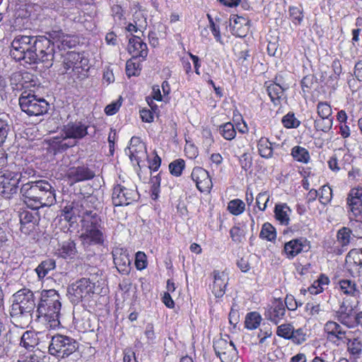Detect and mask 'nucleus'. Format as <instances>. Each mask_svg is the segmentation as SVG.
Listing matches in <instances>:
<instances>
[{
	"label": "nucleus",
	"instance_id": "nucleus-19",
	"mask_svg": "<svg viewBox=\"0 0 362 362\" xmlns=\"http://www.w3.org/2000/svg\"><path fill=\"white\" fill-rule=\"evenodd\" d=\"M228 281V274L224 272H214V283L211 290L216 297L220 298L224 295Z\"/></svg>",
	"mask_w": 362,
	"mask_h": 362
},
{
	"label": "nucleus",
	"instance_id": "nucleus-18",
	"mask_svg": "<svg viewBox=\"0 0 362 362\" xmlns=\"http://www.w3.org/2000/svg\"><path fill=\"white\" fill-rule=\"evenodd\" d=\"M286 313L285 305L281 300H274L266 310L265 317L277 325L284 317Z\"/></svg>",
	"mask_w": 362,
	"mask_h": 362
},
{
	"label": "nucleus",
	"instance_id": "nucleus-33",
	"mask_svg": "<svg viewBox=\"0 0 362 362\" xmlns=\"http://www.w3.org/2000/svg\"><path fill=\"white\" fill-rule=\"evenodd\" d=\"M291 156L298 162L308 163L310 160L308 151L299 146H296L291 149Z\"/></svg>",
	"mask_w": 362,
	"mask_h": 362
},
{
	"label": "nucleus",
	"instance_id": "nucleus-25",
	"mask_svg": "<svg viewBox=\"0 0 362 362\" xmlns=\"http://www.w3.org/2000/svg\"><path fill=\"white\" fill-rule=\"evenodd\" d=\"M358 266H362V252L351 250L346 257V269L351 275H354L355 267Z\"/></svg>",
	"mask_w": 362,
	"mask_h": 362
},
{
	"label": "nucleus",
	"instance_id": "nucleus-15",
	"mask_svg": "<svg viewBox=\"0 0 362 362\" xmlns=\"http://www.w3.org/2000/svg\"><path fill=\"white\" fill-rule=\"evenodd\" d=\"M63 64L64 69L67 71L69 69H83L88 64V59L78 52H69L64 57Z\"/></svg>",
	"mask_w": 362,
	"mask_h": 362
},
{
	"label": "nucleus",
	"instance_id": "nucleus-41",
	"mask_svg": "<svg viewBox=\"0 0 362 362\" xmlns=\"http://www.w3.org/2000/svg\"><path fill=\"white\" fill-rule=\"evenodd\" d=\"M219 132L226 140H232L236 135L234 125L231 122H226L219 127Z\"/></svg>",
	"mask_w": 362,
	"mask_h": 362
},
{
	"label": "nucleus",
	"instance_id": "nucleus-27",
	"mask_svg": "<svg viewBox=\"0 0 362 362\" xmlns=\"http://www.w3.org/2000/svg\"><path fill=\"white\" fill-rule=\"evenodd\" d=\"M81 238L83 244H98L103 240L102 233L97 228L86 229V232L82 233Z\"/></svg>",
	"mask_w": 362,
	"mask_h": 362
},
{
	"label": "nucleus",
	"instance_id": "nucleus-59",
	"mask_svg": "<svg viewBox=\"0 0 362 362\" xmlns=\"http://www.w3.org/2000/svg\"><path fill=\"white\" fill-rule=\"evenodd\" d=\"M13 362H41V358L35 353H29L27 355L21 356L16 361Z\"/></svg>",
	"mask_w": 362,
	"mask_h": 362
},
{
	"label": "nucleus",
	"instance_id": "nucleus-16",
	"mask_svg": "<svg viewBox=\"0 0 362 362\" xmlns=\"http://www.w3.org/2000/svg\"><path fill=\"white\" fill-rule=\"evenodd\" d=\"M128 51L132 54L133 59L141 57L144 60L148 55L146 44L137 36H132L129 38Z\"/></svg>",
	"mask_w": 362,
	"mask_h": 362
},
{
	"label": "nucleus",
	"instance_id": "nucleus-49",
	"mask_svg": "<svg viewBox=\"0 0 362 362\" xmlns=\"http://www.w3.org/2000/svg\"><path fill=\"white\" fill-rule=\"evenodd\" d=\"M133 22L139 26V30L141 31L147 26L146 18L141 11H136L133 15Z\"/></svg>",
	"mask_w": 362,
	"mask_h": 362
},
{
	"label": "nucleus",
	"instance_id": "nucleus-47",
	"mask_svg": "<svg viewBox=\"0 0 362 362\" xmlns=\"http://www.w3.org/2000/svg\"><path fill=\"white\" fill-rule=\"evenodd\" d=\"M347 204L349 206L351 212L355 217L361 215L362 211L361 199H347Z\"/></svg>",
	"mask_w": 362,
	"mask_h": 362
},
{
	"label": "nucleus",
	"instance_id": "nucleus-17",
	"mask_svg": "<svg viewBox=\"0 0 362 362\" xmlns=\"http://www.w3.org/2000/svg\"><path fill=\"white\" fill-rule=\"evenodd\" d=\"M275 81L267 87V92L271 100L275 105H277L280 103L284 90L288 88V85L282 81L281 76H276Z\"/></svg>",
	"mask_w": 362,
	"mask_h": 362
},
{
	"label": "nucleus",
	"instance_id": "nucleus-3",
	"mask_svg": "<svg viewBox=\"0 0 362 362\" xmlns=\"http://www.w3.org/2000/svg\"><path fill=\"white\" fill-rule=\"evenodd\" d=\"M36 306L33 293L28 288H22L12 296L10 315L13 322L21 327H27L32 320Z\"/></svg>",
	"mask_w": 362,
	"mask_h": 362
},
{
	"label": "nucleus",
	"instance_id": "nucleus-4",
	"mask_svg": "<svg viewBox=\"0 0 362 362\" xmlns=\"http://www.w3.org/2000/svg\"><path fill=\"white\" fill-rule=\"evenodd\" d=\"M61 308V296L56 290L49 289L41 291L37 305V316L45 322L47 328L54 329L59 326Z\"/></svg>",
	"mask_w": 362,
	"mask_h": 362
},
{
	"label": "nucleus",
	"instance_id": "nucleus-35",
	"mask_svg": "<svg viewBox=\"0 0 362 362\" xmlns=\"http://www.w3.org/2000/svg\"><path fill=\"white\" fill-rule=\"evenodd\" d=\"M262 320V316L258 313H249L245 317V327L248 329H255L259 326Z\"/></svg>",
	"mask_w": 362,
	"mask_h": 362
},
{
	"label": "nucleus",
	"instance_id": "nucleus-38",
	"mask_svg": "<svg viewBox=\"0 0 362 362\" xmlns=\"http://www.w3.org/2000/svg\"><path fill=\"white\" fill-rule=\"evenodd\" d=\"M37 344V338L36 334L31 331H26L23 333L21 339V345L27 349L33 348Z\"/></svg>",
	"mask_w": 362,
	"mask_h": 362
},
{
	"label": "nucleus",
	"instance_id": "nucleus-60",
	"mask_svg": "<svg viewBox=\"0 0 362 362\" xmlns=\"http://www.w3.org/2000/svg\"><path fill=\"white\" fill-rule=\"evenodd\" d=\"M121 105L122 103L119 100L112 102L106 106L105 108V112L107 115H113L119 110Z\"/></svg>",
	"mask_w": 362,
	"mask_h": 362
},
{
	"label": "nucleus",
	"instance_id": "nucleus-46",
	"mask_svg": "<svg viewBox=\"0 0 362 362\" xmlns=\"http://www.w3.org/2000/svg\"><path fill=\"white\" fill-rule=\"evenodd\" d=\"M305 310L308 315L313 317H317L322 312L320 304L317 302L307 303Z\"/></svg>",
	"mask_w": 362,
	"mask_h": 362
},
{
	"label": "nucleus",
	"instance_id": "nucleus-10",
	"mask_svg": "<svg viewBox=\"0 0 362 362\" xmlns=\"http://www.w3.org/2000/svg\"><path fill=\"white\" fill-rule=\"evenodd\" d=\"M138 198L137 192L122 185H117L112 192V203L115 206L129 205Z\"/></svg>",
	"mask_w": 362,
	"mask_h": 362
},
{
	"label": "nucleus",
	"instance_id": "nucleus-28",
	"mask_svg": "<svg viewBox=\"0 0 362 362\" xmlns=\"http://www.w3.org/2000/svg\"><path fill=\"white\" fill-rule=\"evenodd\" d=\"M355 238H361V234H354L350 228H341L337 232V241L341 246L348 245Z\"/></svg>",
	"mask_w": 362,
	"mask_h": 362
},
{
	"label": "nucleus",
	"instance_id": "nucleus-55",
	"mask_svg": "<svg viewBox=\"0 0 362 362\" xmlns=\"http://www.w3.org/2000/svg\"><path fill=\"white\" fill-rule=\"evenodd\" d=\"M259 237L263 240L272 241L276 238L275 228H262Z\"/></svg>",
	"mask_w": 362,
	"mask_h": 362
},
{
	"label": "nucleus",
	"instance_id": "nucleus-39",
	"mask_svg": "<svg viewBox=\"0 0 362 362\" xmlns=\"http://www.w3.org/2000/svg\"><path fill=\"white\" fill-rule=\"evenodd\" d=\"M334 118L319 117L314 121V127L317 131L328 132L332 127Z\"/></svg>",
	"mask_w": 362,
	"mask_h": 362
},
{
	"label": "nucleus",
	"instance_id": "nucleus-37",
	"mask_svg": "<svg viewBox=\"0 0 362 362\" xmlns=\"http://www.w3.org/2000/svg\"><path fill=\"white\" fill-rule=\"evenodd\" d=\"M59 255L64 259L74 258L76 254L75 243L72 241L64 243L59 250Z\"/></svg>",
	"mask_w": 362,
	"mask_h": 362
},
{
	"label": "nucleus",
	"instance_id": "nucleus-29",
	"mask_svg": "<svg viewBox=\"0 0 362 362\" xmlns=\"http://www.w3.org/2000/svg\"><path fill=\"white\" fill-rule=\"evenodd\" d=\"M346 340L348 352L354 359L358 358L362 352V341L357 337L351 339V337Z\"/></svg>",
	"mask_w": 362,
	"mask_h": 362
},
{
	"label": "nucleus",
	"instance_id": "nucleus-13",
	"mask_svg": "<svg viewBox=\"0 0 362 362\" xmlns=\"http://www.w3.org/2000/svg\"><path fill=\"white\" fill-rule=\"evenodd\" d=\"M191 177L196 183L197 188L202 192H209L213 187L208 171L202 167L194 168Z\"/></svg>",
	"mask_w": 362,
	"mask_h": 362
},
{
	"label": "nucleus",
	"instance_id": "nucleus-20",
	"mask_svg": "<svg viewBox=\"0 0 362 362\" xmlns=\"http://www.w3.org/2000/svg\"><path fill=\"white\" fill-rule=\"evenodd\" d=\"M230 26L232 29L233 35L243 37H245L250 28V21L248 19L242 16H235L230 19Z\"/></svg>",
	"mask_w": 362,
	"mask_h": 362
},
{
	"label": "nucleus",
	"instance_id": "nucleus-50",
	"mask_svg": "<svg viewBox=\"0 0 362 362\" xmlns=\"http://www.w3.org/2000/svg\"><path fill=\"white\" fill-rule=\"evenodd\" d=\"M332 198V189L327 185L322 186V188L320 189V194L319 195L320 202L323 204H326L331 201Z\"/></svg>",
	"mask_w": 362,
	"mask_h": 362
},
{
	"label": "nucleus",
	"instance_id": "nucleus-45",
	"mask_svg": "<svg viewBox=\"0 0 362 362\" xmlns=\"http://www.w3.org/2000/svg\"><path fill=\"white\" fill-rule=\"evenodd\" d=\"M160 174L152 176L151 178V198L154 200L157 199L160 193Z\"/></svg>",
	"mask_w": 362,
	"mask_h": 362
},
{
	"label": "nucleus",
	"instance_id": "nucleus-63",
	"mask_svg": "<svg viewBox=\"0 0 362 362\" xmlns=\"http://www.w3.org/2000/svg\"><path fill=\"white\" fill-rule=\"evenodd\" d=\"M140 116L142 121L145 122H152L153 120V113L150 110H141L140 111Z\"/></svg>",
	"mask_w": 362,
	"mask_h": 362
},
{
	"label": "nucleus",
	"instance_id": "nucleus-12",
	"mask_svg": "<svg viewBox=\"0 0 362 362\" xmlns=\"http://www.w3.org/2000/svg\"><path fill=\"white\" fill-rule=\"evenodd\" d=\"M214 349L216 354L221 362H227L235 355V348L233 343L220 338L214 342Z\"/></svg>",
	"mask_w": 362,
	"mask_h": 362
},
{
	"label": "nucleus",
	"instance_id": "nucleus-11",
	"mask_svg": "<svg viewBox=\"0 0 362 362\" xmlns=\"http://www.w3.org/2000/svg\"><path fill=\"white\" fill-rule=\"evenodd\" d=\"M88 126L81 122H69L62 130V139H81L88 134Z\"/></svg>",
	"mask_w": 362,
	"mask_h": 362
},
{
	"label": "nucleus",
	"instance_id": "nucleus-21",
	"mask_svg": "<svg viewBox=\"0 0 362 362\" xmlns=\"http://www.w3.org/2000/svg\"><path fill=\"white\" fill-rule=\"evenodd\" d=\"M306 247V240L303 239H293L284 245V254L288 259L294 257L303 251Z\"/></svg>",
	"mask_w": 362,
	"mask_h": 362
},
{
	"label": "nucleus",
	"instance_id": "nucleus-53",
	"mask_svg": "<svg viewBox=\"0 0 362 362\" xmlns=\"http://www.w3.org/2000/svg\"><path fill=\"white\" fill-rule=\"evenodd\" d=\"M135 59H129L126 63V73L129 77L139 74V64L134 62Z\"/></svg>",
	"mask_w": 362,
	"mask_h": 362
},
{
	"label": "nucleus",
	"instance_id": "nucleus-57",
	"mask_svg": "<svg viewBox=\"0 0 362 362\" xmlns=\"http://www.w3.org/2000/svg\"><path fill=\"white\" fill-rule=\"evenodd\" d=\"M144 335L146 336L148 344H154L156 342V336L152 324L149 323L146 325L144 331Z\"/></svg>",
	"mask_w": 362,
	"mask_h": 362
},
{
	"label": "nucleus",
	"instance_id": "nucleus-51",
	"mask_svg": "<svg viewBox=\"0 0 362 362\" xmlns=\"http://www.w3.org/2000/svg\"><path fill=\"white\" fill-rule=\"evenodd\" d=\"M269 194L267 191H264L258 194L256 198V203L258 208L261 211H264L267 208V204L269 201Z\"/></svg>",
	"mask_w": 362,
	"mask_h": 362
},
{
	"label": "nucleus",
	"instance_id": "nucleus-14",
	"mask_svg": "<svg viewBox=\"0 0 362 362\" xmlns=\"http://www.w3.org/2000/svg\"><path fill=\"white\" fill-rule=\"evenodd\" d=\"M66 176L72 183H76L93 178L95 173L85 165L73 166L67 170Z\"/></svg>",
	"mask_w": 362,
	"mask_h": 362
},
{
	"label": "nucleus",
	"instance_id": "nucleus-54",
	"mask_svg": "<svg viewBox=\"0 0 362 362\" xmlns=\"http://www.w3.org/2000/svg\"><path fill=\"white\" fill-rule=\"evenodd\" d=\"M337 320L344 325L346 326L349 328H353L355 327V313L354 311L351 313L344 315L339 317H337Z\"/></svg>",
	"mask_w": 362,
	"mask_h": 362
},
{
	"label": "nucleus",
	"instance_id": "nucleus-5",
	"mask_svg": "<svg viewBox=\"0 0 362 362\" xmlns=\"http://www.w3.org/2000/svg\"><path fill=\"white\" fill-rule=\"evenodd\" d=\"M78 219H80L82 226H100L102 223L100 217L95 211L87 210L81 211L78 204L76 206L71 204L64 207L60 216L55 220V221H58L55 224H60L62 226H66L69 224L71 226L77 223Z\"/></svg>",
	"mask_w": 362,
	"mask_h": 362
},
{
	"label": "nucleus",
	"instance_id": "nucleus-42",
	"mask_svg": "<svg viewBox=\"0 0 362 362\" xmlns=\"http://www.w3.org/2000/svg\"><path fill=\"white\" fill-rule=\"evenodd\" d=\"M316 109L319 117L333 118L332 107L327 102H319Z\"/></svg>",
	"mask_w": 362,
	"mask_h": 362
},
{
	"label": "nucleus",
	"instance_id": "nucleus-40",
	"mask_svg": "<svg viewBox=\"0 0 362 362\" xmlns=\"http://www.w3.org/2000/svg\"><path fill=\"white\" fill-rule=\"evenodd\" d=\"M245 203L239 199L230 201L227 206L228 211L235 216L241 214L245 211Z\"/></svg>",
	"mask_w": 362,
	"mask_h": 362
},
{
	"label": "nucleus",
	"instance_id": "nucleus-22",
	"mask_svg": "<svg viewBox=\"0 0 362 362\" xmlns=\"http://www.w3.org/2000/svg\"><path fill=\"white\" fill-rule=\"evenodd\" d=\"M339 291L346 296L351 297H358L361 295L360 290L356 282L351 279H340L337 283Z\"/></svg>",
	"mask_w": 362,
	"mask_h": 362
},
{
	"label": "nucleus",
	"instance_id": "nucleus-61",
	"mask_svg": "<svg viewBox=\"0 0 362 362\" xmlns=\"http://www.w3.org/2000/svg\"><path fill=\"white\" fill-rule=\"evenodd\" d=\"M290 13L294 23L300 24L303 18L302 11L298 8L293 7L290 9Z\"/></svg>",
	"mask_w": 362,
	"mask_h": 362
},
{
	"label": "nucleus",
	"instance_id": "nucleus-6",
	"mask_svg": "<svg viewBox=\"0 0 362 362\" xmlns=\"http://www.w3.org/2000/svg\"><path fill=\"white\" fill-rule=\"evenodd\" d=\"M16 168V165H10L0 171V194L5 199H10L17 192L21 175L14 170Z\"/></svg>",
	"mask_w": 362,
	"mask_h": 362
},
{
	"label": "nucleus",
	"instance_id": "nucleus-56",
	"mask_svg": "<svg viewBox=\"0 0 362 362\" xmlns=\"http://www.w3.org/2000/svg\"><path fill=\"white\" fill-rule=\"evenodd\" d=\"M146 255L142 252H138L135 257V265L137 269L142 270L146 267Z\"/></svg>",
	"mask_w": 362,
	"mask_h": 362
},
{
	"label": "nucleus",
	"instance_id": "nucleus-34",
	"mask_svg": "<svg viewBox=\"0 0 362 362\" xmlns=\"http://www.w3.org/2000/svg\"><path fill=\"white\" fill-rule=\"evenodd\" d=\"M257 147L259 153L262 157L269 158L272 156L273 148L268 139L262 137L258 141Z\"/></svg>",
	"mask_w": 362,
	"mask_h": 362
},
{
	"label": "nucleus",
	"instance_id": "nucleus-23",
	"mask_svg": "<svg viewBox=\"0 0 362 362\" xmlns=\"http://www.w3.org/2000/svg\"><path fill=\"white\" fill-rule=\"evenodd\" d=\"M291 212L290 207L285 203L276 204L274 208L275 218L281 225L289 224Z\"/></svg>",
	"mask_w": 362,
	"mask_h": 362
},
{
	"label": "nucleus",
	"instance_id": "nucleus-48",
	"mask_svg": "<svg viewBox=\"0 0 362 362\" xmlns=\"http://www.w3.org/2000/svg\"><path fill=\"white\" fill-rule=\"evenodd\" d=\"M293 330V327L291 324H283L278 327L276 333L281 337L291 339Z\"/></svg>",
	"mask_w": 362,
	"mask_h": 362
},
{
	"label": "nucleus",
	"instance_id": "nucleus-26",
	"mask_svg": "<svg viewBox=\"0 0 362 362\" xmlns=\"http://www.w3.org/2000/svg\"><path fill=\"white\" fill-rule=\"evenodd\" d=\"M134 141H139V139L137 138H132L131 139V146L129 147V158L132 161L135 160L139 165L140 162L145 157L146 147L144 144L141 142H139L138 146H134L132 145V143Z\"/></svg>",
	"mask_w": 362,
	"mask_h": 362
},
{
	"label": "nucleus",
	"instance_id": "nucleus-31",
	"mask_svg": "<svg viewBox=\"0 0 362 362\" xmlns=\"http://www.w3.org/2000/svg\"><path fill=\"white\" fill-rule=\"evenodd\" d=\"M19 220L22 226L30 224V226H35L39 223L40 218L37 212L23 211L19 214Z\"/></svg>",
	"mask_w": 362,
	"mask_h": 362
},
{
	"label": "nucleus",
	"instance_id": "nucleus-36",
	"mask_svg": "<svg viewBox=\"0 0 362 362\" xmlns=\"http://www.w3.org/2000/svg\"><path fill=\"white\" fill-rule=\"evenodd\" d=\"M11 132V124L7 115L0 117V146H2Z\"/></svg>",
	"mask_w": 362,
	"mask_h": 362
},
{
	"label": "nucleus",
	"instance_id": "nucleus-64",
	"mask_svg": "<svg viewBox=\"0 0 362 362\" xmlns=\"http://www.w3.org/2000/svg\"><path fill=\"white\" fill-rule=\"evenodd\" d=\"M284 304L290 310H295L297 309L298 306L297 301L296 300L293 296H287L285 298Z\"/></svg>",
	"mask_w": 362,
	"mask_h": 362
},
{
	"label": "nucleus",
	"instance_id": "nucleus-2",
	"mask_svg": "<svg viewBox=\"0 0 362 362\" xmlns=\"http://www.w3.org/2000/svg\"><path fill=\"white\" fill-rule=\"evenodd\" d=\"M23 202L32 209L50 206L56 202L55 190L45 180H39L23 184L21 188Z\"/></svg>",
	"mask_w": 362,
	"mask_h": 362
},
{
	"label": "nucleus",
	"instance_id": "nucleus-43",
	"mask_svg": "<svg viewBox=\"0 0 362 362\" xmlns=\"http://www.w3.org/2000/svg\"><path fill=\"white\" fill-rule=\"evenodd\" d=\"M185 167V160L180 158L173 161L169 164V170L173 175L179 177L182 175Z\"/></svg>",
	"mask_w": 362,
	"mask_h": 362
},
{
	"label": "nucleus",
	"instance_id": "nucleus-7",
	"mask_svg": "<svg viewBox=\"0 0 362 362\" xmlns=\"http://www.w3.org/2000/svg\"><path fill=\"white\" fill-rule=\"evenodd\" d=\"M21 110L30 116H39L46 113L49 103L43 98H37L33 93L23 92L19 98Z\"/></svg>",
	"mask_w": 362,
	"mask_h": 362
},
{
	"label": "nucleus",
	"instance_id": "nucleus-30",
	"mask_svg": "<svg viewBox=\"0 0 362 362\" xmlns=\"http://www.w3.org/2000/svg\"><path fill=\"white\" fill-rule=\"evenodd\" d=\"M329 284V278L324 275L321 274L319 278L315 281L313 284L308 288V291L313 295H317L323 291V290L327 287Z\"/></svg>",
	"mask_w": 362,
	"mask_h": 362
},
{
	"label": "nucleus",
	"instance_id": "nucleus-24",
	"mask_svg": "<svg viewBox=\"0 0 362 362\" xmlns=\"http://www.w3.org/2000/svg\"><path fill=\"white\" fill-rule=\"evenodd\" d=\"M114 262L119 271L127 272L130 265V259L127 250H116L113 252Z\"/></svg>",
	"mask_w": 362,
	"mask_h": 362
},
{
	"label": "nucleus",
	"instance_id": "nucleus-32",
	"mask_svg": "<svg viewBox=\"0 0 362 362\" xmlns=\"http://www.w3.org/2000/svg\"><path fill=\"white\" fill-rule=\"evenodd\" d=\"M56 267L55 261L52 259H47L42 261L35 269L39 279H43L48 273Z\"/></svg>",
	"mask_w": 362,
	"mask_h": 362
},
{
	"label": "nucleus",
	"instance_id": "nucleus-9",
	"mask_svg": "<svg viewBox=\"0 0 362 362\" xmlns=\"http://www.w3.org/2000/svg\"><path fill=\"white\" fill-rule=\"evenodd\" d=\"M94 284L86 278H82L72 284L68 290L71 302L78 303L83 300H88L94 293Z\"/></svg>",
	"mask_w": 362,
	"mask_h": 362
},
{
	"label": "nucleus",
	"instance_id": "nucleus-62",
	"mask_svg": "<svg viewBox=\"0 0 362 362\" xmlns=\"http://www.w3.org/2000/svg\"><path fill=\"white\" fill-rule=\"evenodd\" d=\"M351 332H346L343 330L341 327L339 325V327L335 328L334 334H332V336L337 338L339 340L346 339L348 337H351Z\"/></svg>",
	"mask_w": 362,
	"mask_h": 362
},
{
	"label": "nucleus",
	"instance_id": "nucleus-8",
	"mask_svg": "<svg viewBox=\"0 0 362 362\" xmlns=\"http://www.w3.org/2000/svg\"><path fill=\"white\" fill-rule=\"evenodd\" d=\"M77 349L76 341L69 337L57 334L52 337L49 351L52 355L64 358Z\"/></svg>",
	"mask_w": 362,
	"mask_h": 362
},
{
	"label": "nucleus",
	"instance_id": "nucleus-1",
	"mask_svg": "<svg viewBox=\"0 0 362 362\" xmlns=\"http://www.w3.org/2000/svg\"><path fill=\"white\" fill-rule=\"evenodd\" d=\"M10 54L16 61L29 64L42 62L49 67L54 58V45L45 37L18 35L11 42Z\"/></svg>",
	"mask_w": 362,
	"mask_h": 362
},
{
	"label": "nucleus",
	"instance_id": "nucleus-52",
	"mask_svg": "<svg viewBox=\"0 0 362 362\" xmlns=\"http://www.w3.org/2000/svg\"><path fill=\"white\" fill-rule=\"evenodd\" d=\"M282 123L286 128H296L300 125V122L298 120L294 114L288 113L282 118Z\"/></svg>",
	"mask_w": 362,
	"mask_h": 362
},
{
	"label": "nucleus",
	"instance_id": "nucleus-58",
	"mask_svg": "<svg viewBox=\"0 0 362 362\" xmlns=\"http://www.w3.org/2000/svg\"><path fill=\"white\" fill-rule=\"evenodd\" d=\"M207 16L209 20V28L211 31L212 32L216 40L218 42H221V36L219 26L216 24V23L214 21L213 18L211 17L210 15L208 14Z\"/></svg>",
	"mask_w": 362,
	"mask_h": 362
},
{
	"label": "nucleus",
	"instance_id": "nucleus-44",
	"mask_svg": "<svg viewBox=\"0 0 362 362\" xmlns=\"http://www.w3.org/2000/svg\"><path fill=\"white\" fill-rule=\"evenodd\" d=\"M307 336L306 328L300 327L297 329H293L291 340L296 344H300L306 341Z\"/></svg>",
	"mask_w": 362,
	"mask_h": 362
}]
</instances>
